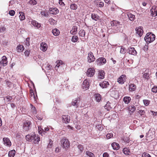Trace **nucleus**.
Wrapping results in <instances>:
<instances>
[{"mask_svg": "<svg viewBox=\"0 0 157 157\" xmlns=\"http://www.w3.org/2000/svg\"><path fill=\"white\" fill-rule=\"evenodd\" d=\"M111 29L113 32H122L123 31V25L118 21L114 20L111 22Z\"/></svg>", "mask_w": 157, "mask_h": 157, "instance_id": "nucleus-1", "label": "nucleus"}, {"mask_svg": "<svg viewBox=\"0 0 157 157\" xmlns=\"http://www.w3.org/2000/svg\"><path fill=\"white\" fill-rule=\"evenodd\" d=\"M27 141L29 142H33L35 144H38L40 140V136L34 133L29 134L25 137Z\"/></svg>", "mask_w": 157, "mask_h": 157, "instance_id": "nucleus-2", "label": "nucleus"}, {"mask_svg": "<svg viewBox=\"0 0 157 157\" xmlns=\"http://www.w3.org/2000/svg\"><path fill=\"white\" fill-rule=\"evenodd\" d=\"M144 40L147 43L153 41L155 39V36L151 33H147L144 37Z\"/></svg>", "mask_w": 157, "mask_h": 157, "instance_id": "nucleus-3", "label": "nucleus"}, {"mask_svg": "<svg viewBox=\"0 0 157 157\" xmlns=\"http://www.w3.org/2000/svg\"><path fill=\"white\" fill-rule=\"evenodd\" d=\"M61 146L65 150L67 149L70 147L69 141L68 139L66 138H63L61 141Z\"/></svg>", "mask_w": 157, "mask_h": 157, "instance_id": "nucleus-4", "label": "nucleus"}, {"mask_svg": "<svg viewBox=\"0 0 157 157\" xmlns=\"http://www.w3.org/2000/svg\"><path fill=\"white\" fill-rule=\"evenodd\" d=\"M127 79V77L124 75H121L117 79V82L120 84L122 85L124 83Z\"/></svg>", "mask_w": 157, "mask_h": 157, "instance_id": "nucleus-5", "label": "nucleus"}, {"mask_svg": "<svg viewBox=\"0 0 157 157\" xmlns=\"http://www.w3.org/2000/svg\"><path fill=\"white\" fill-rule=\"evenodd\" d=\"M154 136V132L150 130L146 134V139L147 140H151Z\"/></svg>", "mask_w": 157, "mask_h": 157, "instance_id": "nucleus-6", "label": "nucleus"}, {"mask_svg": "<svg viewBox=\"0 0 157 157\" xmlns=\"http://www.w3.org/2000/svg\"><path fill=\"white\" fill-rule=\"evenodd\" d=\"M106 62V59L103 57L99 58L96 61L97 64L99 66L105 64Z\"/></svg>", "mask_w": 157, "mask_h": 157, "instance_id": "nucleus-7", "label": "nucleus"}, {"mask_svg": "<svg viewBox=\"0 0 157 157\" xmlns=\"http://www.w3.org/2000/svg\"><path fill=\"white\" fill-rule=\"evenodd\" d=\"M90 85L88 80L86 79L83 82L82 84V88L84 90H86L88 89Z\"/></svg>", "mask_w": 157, "mask_h": 157, "instance_id": "nucleus-8", "label": "nucleus"}, {"mask_svg": "<svg viewBox=\"0 0 157 157\" xmlns=\"http://www.w3.org/2000/svg\"><path fill=\"white\" fill-rule=\"evenodd\" d=\"M30 121H27L24 122L23 124V128L25 131H27L30 128Z\"/></svg>", "mask_w": 157, "mask_h": 157, "instance_id": "nucleus-9", "label": "nucleus"}, {"mask_svg": "<svg viewBox=\"0 0 157 157\" xmlns=\"http://www.w3.org/2000/svg\"><path fill=\"white\" fill-rule=\"evenodd\" d=\"M7 58L5 56L2 57V60L0 61V68L2 67L5 66L7 65Z\"/></svg>", "mask_w": 157, "mask_h": 157, "instance_id": "nucleus-10", "label": "nucleus"}, {"mask_svg": "<svg viewBox=\"0 0 157 157\" xmlns=\"http://www.w3.org/2000/svg\"><path fill=\"white\" fill-rule=\"evenodd\" d=\"M95 59L93 53L91 52H89L88 54L87 57L88 61L89 63L94 62Z\"/></svg>", "mask_w": 157, "mask_h": 157, "instance_id": "nucleus-11", "label": "nucleus"}, {"mask_svg": "<svg viewBox=\"0 0 157 157\" xmlns=\"http://www.w3.org/2000/svg\"><path fill=\"white\" fill-rule=\"evenodd\" d=\"M95 72V71L94 69L90 68L86 72L87 75L89 77H93L94 74Z\"/></svg>", "mask_w": 157, "mask_h": 157, "instance_id": "nucleus-12", "label": "nucleus"}, {"mask_svg": "<svg viewBox=\"0 0 157 157\" xmlns=\"http://www.w3.org/2000/svg\"><path fill=\"white\" fill-rule=\"evenodd\" d=\"M143 28L141 26H139L136 28L135 30L136 31V33L140 37H141L143 34L144 31L143 29Z\"/></svg>", "mask_w": 157, "mask_h": 157, "instance_id": "nucleus-13", "label": "nucleus"}, {"mask_svg": "<svg viewBox=\"0 0 157 157\" xmlns=\"http://www.w3.org/2000/svg\"><path fill=\"white\" fill-rule=\"evenodd\" d=\"M105 74V72L104 71L102 70H99L98 72V78L100 79L104 78Z\"/></svg>", "mask_w": 157, "mask_h": 157, "instance_id": "nucleus-14", "label": "nucleus"}, {"mask_svg": "<svg viewBox=\"0 0 157 157\" xmlns=\"http://www.w3.org/2000/svg\"><path fill=\"white\" fill-rule=\"evenodd\" d=\"M151 14L153 16L155 17L157 15V7L155 6H153L151 10Z\"/></svg>", "mask_w": 157, "mask_h": 157, "instance_id": "nucleus-15", "label": "nucleus"}, {"mask_svg": "<svg viewBox=\"0 0 157 157\" xmlns=\"http://www.w3.org/2000/svg\"><path fill=\"white\" fill-rule=\"evenodd\" d=\"M40 48L42 51L43 52L46 51L48 48L47 44L44 42H42L40 44Z\"/></svg>", "mask_w": 157, "mask_h": 157, "instance_id": "nucleus-16", "label": "nucleus"}, {"mask_svg": "<svg viewBox=\"0 0 157 157\" xmlns=\"http://www.w3.org/2000/svg\"><path fill=\"white\" fill-rule=\"evenodd\" d=\"M49 12L51 14L56 15L59 13V11L56 8H51L49 9Z\"/></svg>", "mask_w": 157, "mask_h": 157, "instance_id": "nucleus-17", "label": "nucleus"}, {"mask_svg": "<svg viewBox=\"0 0 157 157\" xmlns=\"http://www.w3.org/2000/svg\"><path fill=\"white\" fill-rule=\"evenodd\" d=\"M128 52L130 54L135 56L137 54V52L134 48H128Z\"/></svg>", "mask_w": 157, "mask_h": 157, "instance_id": "nucleus-18", "label": "nucleus"}, {"mask_svg": "<svg viewBox=\"0 0 157 157\" xmlns=\"http://www.w3.org/2000/svg\"><path fill=\"white\" fill-rule=\"evenodd\" d=\"M136 86L134 83H130L129 84V90L130 92H133L135 90Z\"/></svg>", "mask_w": 157, "mask_h": 157, "instance_id": "nucleus-19", "label": "nucleus"}, {"mask_svg": "<svg viewBox=\"0 0 157 157\" xmlns=\"http://www.w3.org/2000/svg\"><path fill=\"white\" fill-rule=\"evenodd\" d=\"M79 101L78 98H76L75 99L73 100L71 102V105L75 107V108H77L78 106V101ZM76 109H75V110Z\"/></svg>", "mask_w": 157, "mask_h": 157, "instance_id": "nucleus-20", "label": "nucleus"}, {"mask_svg": "<svg viewBox=\"0 0 157 157\" xmlns=\"http://www.w3.org/2000/svg\"><path fill=\"white\" fill-rule=\"evenodd\" d=\"M99 85L102 88H106L109 85V82L107 81H104L101 82Z\"/></svg>", "mask_w": 157, "mask_h": 157, "instance_id": "nucleus-21", "label": "nucleus"}, {"mask_svg": "<svg viewBox=\"0 0 157 157\" xmlns=\"http://www.w3.org/2000/svg\"><path fill=\"white\" fill-rule=\"evenodd\" d=\"M3 140L5 145L9 146L11 145V143L9 138H3Z\"/></svg>", "mask_w": 157, "mask_h": 157, "instance_id": "nucleus-22", "label": "nucleus"}, {"mask_svg": "<svg viewBox=\"0 0 157 157\" xmlns=\"http://www.w3.org/2000/svg\"><path fill=\"white\" fill-rule=\"evenodd\" d=\"M63 120L65 123H67L70 121V117L68 115H63L62 117Z\"/></svg>", "mask_w": 157, "mask_h": 157, "instance_id": "nucleus-23", "label": "nucleus"}, {"mask_svg": "<svg viewBox=\"0 0 157 157\" xmlns=\"http://www.w3.org/2000/svg\"><path fill=\"white\" fill-rule=\"evenodd\" d=\"M78 28L76 26H73L72 29L70 32V33L73 35H75L77 31Z\"/></svg>", "mask_w": 157, "mask_h": 157, "instance_id": "nucleus-24", "label": "nucleus"}, {"mask_svg": "<svg viewBox=\"0 0 157 157\" xmlns=\"http://www.w3.org/2000/svg\"><path fill=\"white\" fill-rule=\"evenodd\" d=\"M57 63L55 67V69L56 71H57L59 68L63 64V61L62 60H59L56 62Z\"/></svg>", "mask_w": 157, "mask_h": 157, "instance_id": "nucleus-25", "label": "nucleus"}, {"mask_svg": "<svg viewBox=\"0 0 157 157\" xmlns=\"http://www.w3.org/2000/svg\"><path fill=\"white\" fill-rule=\"evenodd\" d=\"M38 133L40 134L42 136H43L44 135V129L42 128L41 126L39 125L38 127Z\"/></svg>", "mask_w": 157, "mask_h": 157, "instance_id": "nucleus-26", "label": "nucleus"}, {"mask_svg": "<svg viewBox=\"0 0 157 157\" xmlns=\"http://www.w3.org/2000/svg\"><path fill=\"white\" fill-rule=\"evenodd\" d=\"M129 113L131 114L136 110V108L133 105H130L128 107Z\"/></svg>", "mask_w": 157, "mask_h": 157, "instance_id": "nucleus-27", "label": "nucleus"}, {"mask_svg": "<svg viewBox=\"0 0 157 157\" xmlns=\"http://www.w3.org/2000/svg\"><path fill=\"white\" fill-rule=\"evenodd\" d=\"M112 146L114 150H117L120 148L119 144L113 142L112 144Z\"/></svg>", "mask_w": 157, "mask_h": 157, "instance_id": "nucleus-28", "label": "nucleus"}, {"mask_svg": "<svg viewBox=\"0 0 157 157\" xmlns=\"http://www.w3.org/2000/svg\"><path fill=\"white\" fill-rule=\"evenodd\" d=\"M32 24L33 26L36 27L37 29L39 28L41 26L40 24L38 23L36 21L34 20L32 21Z\"/></svg>", "mask_w": 157, "mask_h": 157, "instance_id": "nucleus-29", "label": "nucleus"}, {"mask_svg": "<svg viewBox=\"0 0 157 157\" xmlns=\"http://www.w3.org/2000/svg\"><path fill=\"white\" fill-rule=\"evenodd\" d=\"M24 49V47L23 45L19 44L17 47V50L18 52H21Z\"/></svg>", "mask_w": 157, "mask_h": 157, "instance_id": "nucleus-30", "label": "nucleus"}, {"mask_svg": "<svg viewBox=\"0 0 157 157\" xmlns=\"http://www.w3.org/2000/svg\"><path fill=\"white\" fill-rule=\"evenodd\" d=\"M52 32L53 35L56 36L59 35L60 33L59 30L57 29H52Z\"/></svg>", "mask_w": 157, "mask_h": 157, "instance_id": "nucleus-31", "label": "nucleus"}, {"mask_svg": "<svg viewBox=\"0 0 157 157\" xmlns=\"http://www.w3.org/2000/svg\"><path fill=\"white\" fill-rule=\"evenodd\" d=\"M131 98L129 97H125L123 99V101L125 104L129 103L131 101Z\"/></svg>", "mask_w": 157, "mask_h": 157, "instance_id": "nucleus-32", "label": "nucleus"}, {"mask_svg": "<svg viewBox=\"0 0 157 157\" xmlns=\"http://www.w3.org/2000/svg\"><path fill=\"white\" fill-rule=\"evenodd\" d=\"M127 15L129 19L131 21H133L135 19L134 15L130 13H128L127 14Z\"/></svg>", "mask_w": 157, "mask_h": 157, "instance_id": "nucleus-33", "label": "nucleus"}, {"mask_svg": "<svg viewBox=\"0 0 157 157\" xmlns=\"http://www.w3.org/2000/svg\"><path fill=\"white\" fill-rule=\"evenodd\" d=\"M20 15L19 16V18L21 21H23L25 19L24 13L22 12H20L19 13Z\"/></svg>", "mask_w": 157, "mask_h": 157, "instance_id": "nucleus-34", "label": "nucleus"}, {"mask_svg": "<svg viewBox=\"0 0 157 157\" xmlns=\"http://www.w3.org/2000/svg\"><path fill=\"white\" fill-rule=\"evenodd\" d=\"M95 99L98 102H99L101 99V96L99 94H97L95 95Z\"/></svg>", "mask_w": 157, "mask_h": 157, "instance_id": "nucleus-35", "label": "nucleus"}, {"mask_svg": "<svg viewBox=\"0 0 157 157\" xmlns=\"http://www.w3.org/2000/svg\"><path fill=\"white\" fill-rule=\"evenodd\" d=\"M16 153V151L14 150H12L10 151L8 153V156L9 157H14Z\"/></svg>", "mask_w": 157, "mask_h": 157, "instance_id": "nucleus-36", "label": "nucleus"}, {"mask_svg": "<svg viewBox=\"0 0 157 157\" xmlns=\"http://www.w3.org/2000/svg\"><path fill=\"white\" fill-rule=\"evenodd\" d=\"M91 17L92 19L96 21L99 19V17L98 15L94 13L92 14Z\"/></svg>", "mask_w": 157, "mask_h": 157, "instance_id": "nucleus-37", "label": "nucleus"}, {"mask_svg": "<svg viewBox=\"0 0 157 157\" xmlns=\"http://www.w3.org/2000/svg\"><path fill=\"white\" fill-rule=\"evenodd\" d=\"M78 34L80 36L84 37L85 35V31L83 29H81L79 32Z\"/></svg>", "mask_w": 157, "mask_h": 157, "instance_id": "nucleus-38", "label": "nucleus"}, {"mask_svg": "<svg viewBox=\"0 0 157 157\" xmlns=\"http://www.w3.org/2000/svg\"><path fill=\"white\" fill-rule=\"evenodd\" d=\"M86 154L90 157H94V154L89 151H86Z\"/></svg>", "mask_w": 157, "mask_h": 157, "instance_id": "nucleus-39", "label": "nucleus"}, {"mask_svg": "<svg viewBox=\"0 0 157 157\" xmlns=\"http://www.w3.org/2000/svg\"><path fill=\"white\" fill-rule=\"evenodd\" d=\"M78 40V38L77 36H73L71 39V41L73 42H76Z\"/></svg>", "mask_w": 157, "mask_h": 157, "instance_id": "nucleus-40", "label": "nucleus"}, {"mask_svg": "<svg viewBox=\"0 0 157 157\" xmlns=\"http://www.w3.org/2000/svg\"><path fill=\"white\" fill-rule=\"evenodd\" d=\"M49 23L52 25H54L56 23V21L52 18H50L49 20Z\"/></svg>", "mask_w": 157, "mask_h": 157, "instance_id": "nucleus-41", "label": "nucleus"}, {"mask_svg": "<svg viewBox=\"0 0 157 157\" xmlns=\"http://www.w3.org/2000/svg\"><path fill=\"white\" fill-rule=\"evenodd\" d=\"M124 153L126 155H129L130 152L129 150L127 148H124L123 150Z\"/></svg>", "mask_w": 157, "mask_h": 157, "instance_id": "nucleus-42", "label": "nucleus"}, {"mask_svg": "<svg viewBox=\"0 0 157 157\" xmlns=\"http://www.w3.org/2000/svg\"><path fill=\"white\" fill-rule=\"evenodd\" d=\"M70 8L72 10H75L77 9V6L76 4L73 3L71 5Z\"/></svg>", "mask_w": 157, "mask_h": 157, "instance_id": "nucleus-43", "label": "nucleus"}, {"mask_svg": "<svg viewBox=\"0 0 157 157\" xmlns=\"http://www.w3.org/2000/svg\"><path fill=\"white\" fill-rule=\"evenodd\" d=\"M6 29L3 26H0V33H4L6 31Z\"/></svg>", "mask_w": 157, "mask_h": 157, "instance_id": "nucleus-44", "label": "nucleus"}, {"mask_svg": "<svg viewBox=\"0 0 157 157\" xmlns=\"http://www.w3.org/2000/svg\"><path fill=\"white\" fill-rule=\"evenodd\" d=\"M4 100L6 101L7 102L10 101L12 100V97L10 96H7L5 98H4Z\"/></svg>", "mask_w": 157, "mask_h": 157, "instance_id": "nucleus-45", "label": "nucleus"}, {"mask_svg": "<svg viewBox=\"0 0 157 157\" xmlns=\"http://www.w3.org/2000/svg\"><path fill=\"white\" fill-rule=\"evenodd\" d=\"M30 97L31 100H34L35 101H36V98L33 92H31L30 93Z\"/></svg>", "mask_w": 157, "mask_h": 157, "instance_id": "nucleus-46", "label": "nucleus"}, {"mask_svg": "<svg viewBox=\"0 0 157 157\" xmlns=\"http://www.w3.org/2000/svg\"><path fill=\"white\" fill-rule=\"evenodd\" d=\"M29 3L30 5H34L37 4V2L35 0H30L29 2Z\"/></svg>", "mask_w": 157, "mask_h": 157, "instance_id": "nucleus-47", "label": "nucleus"}, {"mask_svg": "<svg viewBox=\"0 0 157 157\" xmlns=\"http://www.w3.org/2000/svg\"><path fill=\"white\" fill-rule=\"evenodd\" d=\"M143 101L144 105L147 106L149 105L150 103V101L147 100H144Z\"/></svg>", "mask_w": 157, "mask_h": 157, "instance_id": "nucleus-48", "label": "nucleus"}, {"mask_svg": "<svg viewBox=\"0 0 157 157\" xmlns=\"http://www.w3.org/2000/svg\"><path fill=\"white\" fill-rule=\"evenodd\" d=\"M29 40V38L28 37L25 41V44L28 46H29L30 45Z\"/></svg>", "mask_w": 157, "mask_h": 157, "instance_id": "nucleus-49", "label": "nucleus"}, {"mask_svg": "<svg viewBox=\"0 0 157 157\" xmlns=\"http://www.w3.org/2000/svg\"><path fill=\"white\" fill-rule=\"evenodd\" d=\"M126 50L123 47H122L121 48L120 52L121 54H124L126 53Z\"/></svg>", "mask_w": 157, "mask_h": 157, "instance_id": "nucleus-50", "label": "nucleus"}, {"mask_svg": "<svg viewBox=\"0 0 157 157\" xmlns=\"http://www.w3.org/2000/svg\"><path fill=\"white\" fill-rule=\"evenodd\" d=\"M143 77L144 78L148 79L149 78V74L147 73H145L144 74Z\"/></svg>", "mask_w": 157, "mask_h": 157, "instance_id": "nucleus-51", "label": "nucleus"}, {"mask_svg": "<svg viewBox=\"0 0 157 157\" xmlns=\"http://www.w3.org/2000/svg\"><path fill=\"white\" fill-rule=\"evenodd\" d=\"M142 157H151L149 154L145 152L142 154Z\"/></svg>", "mask_w": 157, "mask_h": 157, "instance_id": "nucleus-52", "label": "nucleus"}, {"mask_svg": "<svg viewBox=\"0 0 157 157\" xmlns=\"http://www.w3.org/2000/svg\"><path fill=\"white\" fill-rule=\"evenodd\" d=\"M31 110L34 113H36V111L35 107L32 104H30Z\"/></svg>", "mask_w": 157, "mask_h": 157, "instance_id": "nucleus-53", "label": "nucleus"}, {"mask_svg": "<svg viewBox=\"0 0 157 157\" xmlns=\"http://www.w3.org/2000/svg\"><path fill=\"white\" fill-rule=\"evenodd\" d=\"M113 136V134L112 133H108L106 135V138L107 139H109Z\"/></svg>", "mask_w": 157, "mask_h": 157, "instance_id": "nucleus-54", "label": "nucleus"}, {"mask_svg": "<svg viewBox=\"0 0 157 157\" xmlns=\"http://www.w3.org/2000/svg\"><path fill=\"white\" fill-rule=\"evenodd\" d=\"M30 53V51L29 50H27L25 51L24 54L26 56H28Z\"/></svg>", "mask_w": 157, "mask_h": 157, "instance_id": "nucleus-55", "label": "nucleus"}, {"mask_svg": "<svg viewBox=\"0 0 157 157\" xmlns=\"http://www.w3.org/2000/svg\"><path fill=\"white\" fill-rule=\"evenodd\" d=\"M152 91L154 93L157 92V86H154L151 89Z\"/></svg>", "mask_w": 157, "mask_h": 157, "instance_id": "nucleus-56", "label": "nucleus"}, {"mask_svg": "<svg viewBox=\"0 0 157 157\" xmlns=\"http://www.w3.org/2000/svg\"><path fill=\"white\" fill-rule=\"evenodd\" d=\"M50 127H49V126H47L46 127L44 128V132H44V135L46 133H47V131H48L49 130H50Z\"/></svg>", "mask_w": 157, "mask_h": 157, "instance_id": "nucleus-57", "label": "nucleus"}, {"mask_svg": "<svg viewBox=\"0 0 157 157\" xmlns=\"http://www.w3.org/2000/svg\"><path fill=\"white\" fill-rule=\"evenodd\" d=\"M53 142L52 140H50V142L48 145V148H51L52 147V145L53 144Z\"/></svg>", "mask_w": 157, "mask_h": 157, "instance_id": "nucleus-58", "label": "nucleus"}, {"mask_svg": "<svg viewBox=\"0 0 157 157\" xmlns=\"http://www.w3.org/2000/svg\"><path fill=\"white\" fill-rule=\"evenodd\" d=\"M15 13V11L13 10H11L9 11V14L11 16H13Z\"/></svg>", "mask_w": 157, "mask_h": 157, "instance_id": "nucleus-59", "label": "nucleus"}, {"mask_svg": "<svg viewBox=\"0 0 157 157\" xmlns=\"http://www.w3.org/2000/svg\"><path fill=\"white\" fill-rule=\"evenodd\" d=\"M41 14L42 16H44L45 17H47L48 16L47 13L44 11L41 12Z\"/></svg>", "mask_w": 157, "mask_h": 157, "instance_id": "nucleus-60", "label": "nucleus"}, {"mask_svg": "<svg viewBox=\"0 0 157 157\" xmlns=\"http://www.w3.org/2000/svg\"><path fill=\"white\" fill-rule=\"evenodd\" d=\"M108 103H107V104L105 105L104 107L105 108L107 109V110H109L111 108L110 106L107 107V105H108Z\"/></svg>", "mask_w": 157, "mask_h": 157, "instance_id": "nucleus-61", "label": "nucleus"}, {"mask_svg": "<svg viewBox=\"0 0 157 157\" xmlns=\"http://www.w3.org/2000/svg\"><path fill=\"white\" fill-rule=\"evenodd\" d=\"M78 148L81 151H82L83 150V147L81 145H79L78 146Z\"/></svg>", "mask_w": 157, "mask_h": 157, "instance_id": "nucleus-62", "label": "nucleus"}, {"mask_svg": "<svg viewBox=\"0 0 157 157\" xmlns=\"http://www.w3.org/2000/svg\"><path fill=\"white\" fill-rule=\"evenodd\" d=\"M59 0V3L60 5L62 6H63L65 5L64 3L62 1V0Z\"/></svg>", "mask_w": 157, "mask_h": 157, "instance_id": "nucleus-63", "label": "nucleus"}, {"mask_svg": "<svg viewBox=\"0 0 157 157\" xmlns=\"http://www.w3.org/2000/svg\"><path fill=\"white\" fill-rule=\"evenodd\" d=\"M109 154L107 153H105L103 155V157H109Z\"/></svg>", "mask_w": 157, "mask_h": 157, "instance_id": "nucleus-64", "label": "nucleus"}]
</instances>
